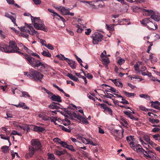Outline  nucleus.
Segmentation results:
<instances>
[{"label":"nucleus","mask_w":160,"mask_h":160,"mask_svg":"<svg viewBox=\"0 0 160 160\" xmlns=\"http://www.w3.org/2000/svg\"><path fill=\"white\" fill-rule=\"evenodd\" d=\"M25 56H26L25 59H27L33 68H38L40 67L41 69L45 68L44 64L41 62L39 60H35L33 58L27 55Z\"/></svg>","instance_id":"obj_1"},{"label":"nucleus","mask_w":160,"mask_h":160,"mask_svg":"<svg viewBox=\"0 0 160 160\" xmlns=\"http://www.w3.org/2000/svg\"><path fill=\"white\" fill-rule=\"evenodd\" d=\"M25 24H26L25 26L22 27L20 28L18 27L21 31L28 32L29 34L32 35H35L37 36H38L39 33L37 31H35L33 27L30 25V24L29 25L26 23Z\"/></svg>","instance_id":"obj_2"},{"label":"nucleus","mask_w":160,"mask_h":160,"mask_svg":"<svg viewBox=\"0 0 160 160\" xmlns=\"http://www.w3.org/2000/svg\"><path fill=\"white\" fill-rule=\"evenodd\" d=\"M8 48L9 53H18L19 54H23V53L19 51V49L17 47V44L14 41H10Z\"/></svg>","instance_id":"obj_3"},{"label":"nucleus","mask_w":160,"mask_h":160,"mask_svg":"<svg viewBox=\"0 0 160 160\" xmlns=\"http://www.w3.org/2000/svg\"><path fill=\"white\" fill-rule=\"evenodd\" d=\"M31 76V78L33 79L36 81H39L41 82V80L43 78V75L33 69H30V74Z\"/></svg>","instance_id":"obj_4"},{"label":"nucleus","mask_w":160,"mask_h":160,"mask_svg":"<svg viewBox=\"0 0 160 160\" xmlns=\"http://www.w3.org/2000/svg\"><path fill=\"white\" fill-rule=\"evenodd\" d=\"M92 43L94 44H97L99 42H101L103 38V35L99 32H96L92 35Z\"/></svg>","instance_id":"obj_5"},{"label":"nucleus","mask_w":160,"mask_h":160,"mask_svg":"<svg viewBox=\"0 0 160 160\" xmlns=\"http://www.w3.org/2000/svg\"><path fill=\"white\" fill-rule=\"evenodd\" d=\"M31 145L32 147L37 151L41 150L42 145L40 141L38 139H33L31 141Z\"/></svg>","instance_id":"obj_6"},{"label":"nucleus","mask_w":160,"mask_h":160,"mask_svg":"<svg viewBox=\"0 0 160 160\" xmlns=\"http://www.w3.org/2000/svg\"><path fill=\"white\" fill-rule=\"evenodd\" d=\"M139 67L141 68V71L142 72L145 71L146 69V67L142 64V62L139 61L134 65V68L136 71L140 72Z\"/></svg>","instance_id":"obj_7"},{"label":"nucleus","mask_w":160,"mask_h":160,"mask_svg":"<svg viewBox=\"0 0 160 160\" xmlns=\"http://www.w3.org/2000/svg\"><path fill=\"white\" fill-rule=\"evenodd\" d=\"M28 151V152H27L25 156V157L26 159H29L32 158L37 150L29 146Z\"/></svg>","instance_id":"obj_8"},{"label":"nucleus","mask_w":160,"mask_h":160,"mask_svg":"<svg viewBox=\"0 0 160 160\" xmlns=\"http://www.w3.org/2000/svg\"><path fill=\"white\" fill-rule=\"evenodd\" d=\"M61 55L62 58H60L61 59L66 60L72 69H74L76 68V65L75 61L71 60L67 58H65L63 55Z\"/></svg>","instance_id":"obj_9"},{"label":"nucleus","mask_w":160,"mask_h":160,"mask_svg":"<svg viewBox=\"0 0 160 160\" xmlns=\"http://www.w3.org/2000/svg\"><path fill=\"white\" fill-rule=\"evenodd\" d=\"M33 26L36 29L43 30L46 32L48 31L47 28L43 24H40L39 23L37 24H34Z\"/></svg>","instance_id":"obj_10"},{"label":"nucleus","mask_w":160,"mask_h":160,"mask_svg":"<svg viewBox=\"0 0 160 160\" xmlns=\"http://www.w3.org/2000/svg\"><path fill=\"white\" fill-rule=\"evenodd\" d=\"M50 98L54 101L57 102H62V100L61 97L58 95L53 94L50 97Z\"/></svg>","instance_id":"obj_11"},{"label":"nucleus","mask_w":160,"mask_h":160,"mask_svg":"<svg viewBox=\"0 0 160 160\" xmlns=\"http://www.w3.org/2000/svg\"><path fill=\"white\" fill-rule=\"evenodd\" d=\"M147 27L151 30H155L158 28V25L157 24H155L153 23L151 21L148 23Z\"/></svg>","instance_id":"obj_12"},{"label":"nucleus","mask_w":160,"mask_h":160,"mask_svg":"<svg viewBox=\"0 0 160 160\" xmlns=\"http://www.w3.org/2000/svg\"><path fill=\"white\" fill-rule=\"evenodd\" d=\"M8 48V45L2 43L0 44V51L5 52L9 53Z\"/></svg>","instance_id":"obj_13"},{"label":"nucleus","mask_w":160,"mask_h":160,"mask_svg":"<svg viewBox=\"0 0 160 160\" xmlns=\"http://www.w3.org/2000/svg\"><path fill=\"white\" fill-rule=\"evenodd\" d=\"M131 112H129L128 111H124V113L125 115L128 116L129 118H130L131 119L134 120L135 121H137L138 120V118H136L134 117L131 114Z\"/></svg>","instance_id":"obj_14"},{"label":"nucleus","mask_w":160,"mask_h":160,"mask_svg":"<svg viewBox=\"0 0 160 160\" xmlns=\"http://www.w3.org/2000/svg\"><path fill=\"white\" fill-rule=\"evenodd\" d=\"M130 145L131 147L133 149L134 151H136L137 152H142L143 150L142 148H139V147H137L135 146V144L133 142H132L130 143Z\"/></svg>","instance_id":"obj_15"},{"label":"nucleus","mask_w":160,"mask_h":160,"mask_svg":"<svg viewBox=\"0 0 160 160\" xmlns=\"http://www.w3.org/2000/svg\"><path fill=\"white\" fill-rule=\"evenodd\" d=\"M5 16L10 19L15 25H17L16 23L15 18H14L13 16H11L9 13L7 12L5 13Z\"/></svg>","instance_id":"obj_16"},{"label":"nucleus","mask_w":160,"mask_h":160,"mask_svg":"<svg viewBox=\"0 0 160 160\" xmlns=\"http://www.w3.org/2000/svg\"><path fill=\"white\" fill-rule=\"evenodd\" d=\"M54 153L55 154L57 155V156H60L62 155H64L65 154H67L68 153L65 150H63L62 151L56 150H55L54 151Z\"/></svg>","instance_id":"obj_17"},{"label":"nucleus","mask_w":160,"mask_h":160,"mask_svg":"<svg viewBox=\"0 0 160 160\" xmlns=\"http://www.w3.org/2000/svg\"><path fill=\"white\" fill-rule=\"evenodd\" d=\"M149 144L157 151H158L160 153V147L152 141L150 142Z\"/></svg>","instance_id":"obj_18"},{"label":"nucleus","mask_w":160,"mask_h":160,"mask_svg":"<svg viewBox=\"0 0 160 160\" xmlns=\"http://www.w3.org/2000/svg\"><path fill=\"white\" fill-rule=\"evenodd\" d=\"M151 18L156 21H159L160 20V15L158 13H154L152 14Z\"/></svg>","instance_id":"obj_19"},{"label":"nucleus","mask_w":160,"mask_h":160,"mask_svg":"<svg viewBox=\"0 0 160 160\" xmlns=\"http://www.w3.org/2000/svg\"><path fill=\"white\" fill-rule=\"evenodd\" d=\"M31 20L32 23H33V25L34 24H38L41 22L40 20L39 17H36L31 16Z\"/></svg>","instance_id":"obj_20"},{"label":"nucleus","mask_w":160,"mask_h":160,"mask_svg":"<svg viewBox=\"0 0 160 160\" xmlns=\"http://www.w3.org/2000/svg\"><path fill=\"white\" fill-rule=\"evenodd\" d=\"M99 105L104 110L108 111L109 113L112 114V111L107 106L104 104H99Z\"/></svg>","instance_id":"obj_21"},{"label":"nucleus","mask_w":160,"mask_h":160,"mask_svg":"<svg viewBox=\"0 0 160 160\" xmlns=\"http://www.w3.org/2000/svg\"><path fill=\"white\" fill-rule=\"evenodd\" d=\"M60 128L63 131L68 132H70L71 131V128L69 126L67 127H64L62 125H60L59 126Z\"/></svg>","instance_id":"obj_22"},{"label":"nucleus","mask_w":160,"mask_h":160,"mask_svg":"<svg viewBox=\"0 0 160 160\" xmlns=\"http://www.w3.org/2000/svg\"><path fill=\"white\" fill-rule=\"evenodd\" d=\"M17 127H19L21 129L24 130H26L27 132L30 129L29 125L27 124H23L22 125H18Z\"/></svg>","instance_id":"obj_23"},{"label":"nucleus","mask_w":160,"mask_h":160,"mask_svg":"<svg viewBox=\"0 0 160 160\" xmlns=\"http://www.w3.org/2000/svg\"><path fill=\"white\" fill-rule=\"evenodd\" d=\"M53 85L54 87L57 88V89L58 91H60V92H62V93H63L64 94V95L66 97H70V96L69 95L66 93L62 89L60 88L58 86L56 85L55 84H53Z\"/></svg>","instance_id":"obj_24"},{"label":"nucleus","mask_w":160,"mask_h":160,"mask_svg":"<svg viewBox=\"0 0 160 160\" xmlns=\"http://www.w3.org/2000/svg\"><path fill=\"white\" fill-rule=\"evenodd\" d=\"M70 9H67L64 7L61 6V9H60V11L64 15H66L67 14V12L70 10Z\"/></svg>","instance_id":"obj_25"},{"label":"nucleus","mask_w":160,"mask_h":160,"mask_svg":"<svg viewBox=\"0 0 160 160\" xmlns=\"http://www.w3.org/2000/svg\"><path fill=\"white\" fill-rule=\"evenodd\" d=\"M67 76L72 80L75 82L79 81V79L78 78L75 76H73L72 74L70 73H68L67 74Z\"/></svg>","instance_id":"obj_26"},{"label":"nucleus","mask_w":160,"mask_h":160,"mask_svg":"<svg viewBox=\"0 0 160 160\" xmlns=\"http://www.w3.org/2000/svg\"><path fill=\"white\" fill-rule=\"evenodd\" d=\"M42 55L44 56L48 57L50 58L51 57V53L48 52V50H46L45 51H43L42 52Z\"/></svg>","instance_id":"obj_27"},{"label":"nucleus","mask_w":160,"mask_h":160,"mask_svg":"<svg viewBox=\"0 0 160 160\" xmlns=\"http://www.w3.org/2000/svg\"><path fill=\"white\" fill-rule=\"evenodd\" d=\"M150 21L148 18H146L143 19L142 21H141V23L143 25L147 26L149 22Z\"/></svg>","instance_id":"obj_28"},{"label":"nucleus","mask_w":160,"mask_h":160,"mask_svg":"<svg viewBox=\"0 0 160 160\" xmlns=\"http://www.w3.org/2000/svg\"><path fill=\"white\" fill-rule=\"evenodd\" d=\"M115 24H111L110 25L106 24V28L110 31H113L114 30V27Z\"/></svg>","instance_id":"obj_29"},{"label":"nucleus","mask_w":160,"mask_h":160,"mask_svg":"<svg viewBox=\"0 0 160 160\" xmlns=\"http://www.w3.org/2000/svg\"><path fill=\"white\" fill-rule=\"evenodd\" d=\"M142 152H143L145 157L147 159L149 160L151 158V156L150 155V154L149 153V152H148V151H145L143 149V150Z\"/></svg>","instance_id":"obj_30"},{"label":"nucleus","mask_w":160,"mask_h":160,"mask_svg":"<svg viewBox=\"0 0 160 160\" xmlns=\"http://www.w3.org/2000/svg\"><path fill=\"white\" fill-rule=\"evenodd\" d=\"M143 11L145 12V14L146 16H151L153 14L154 12L151 10L144 9Z\"/></svg>","instance_id":"obj_31"},{"label":"nucleus","mask_w":160,"mask_h":160,"mask_svg":"<svg viewBox=\"0 0 160 160\" xmlns=\"http://www.w3.org/2000/svg\"><path fill=\"white\" fill-rule=\"evenodd\" d=\"M85 140L86 141V144H90L94 146L97 145L96 144L93 143L91 140L89 138H85Z\"/></svg>","instance_id":"obj_32"},{"label":"nucleus","mask_w":160,"mask_h":160,"mask_svg":"<svg viewBox=\"0 0 160 160\" xmlns=\"http://www.w3.org/2000/svg\"><path fill=\"white\" fill-rule=\"evenodd\" d=\"M39 117L42 120L46 121H49V117L45 115L40 114L39 115Z\"/></svg>","instance_id":"obj_33"},{"label":"nucleus","mask_w":160,"mask_h":160,"mask_svg":"<svg viewBox=\"0 0 160 160\" xmlns=\"http://www.w3.org/2000/svg\"><path fill=\"white\" fill-rule=\"evenodd\" d=\"M122 92L127 97H128L134 96L135 95V94L134 93L128 92L124 91H123Z\"/></svg>","instance_id":"obj_34"},{"label":"nucleus","mask_w":160,"mask_h":160,"mask_svg":"<svg viewBox=\"0 0 160 160\" xmlns=\"http://www.w3.org/2000/svg\"><path fill=\"white\" fill-rule=\"evenodd\" d=\"M122 134L120 133L119 134L116 135L115 138V139L117 141H118L119 139H121L123 137V133L124 132L123 129H122Z\"/></svg>","instance_id":"obj_35"},{"label":"nucleus","mask_w":160,"mask_h":160,"mask_svg":"<svg viewBox=\"0 0 160 160\" xmlns=\"http://www.w3.org/2000/svg\"><path fill=\"white\" fill-rule=\"evenodd\" d=\"M150 102L152 103L151 105V107L154 108V107H157L158 105H160V103L158 101H155L154 102L151 101Z\"/></svg>","instance_id":"obj_36"},{"label":"nucleus","mask_w":160,"mask_h":160,"mask_svg":"<svg viewBox=\"0 0 160 160\" xmlns=\"http://www.w3.org/2000/svg\"><path fill=\"white\" fill-rule=\"evenodd\" d=\"M112 82L116 86H118V87L122 88L123 86L122 83L121 82L117 81L116 79L113 80Z\"/></svg>","instance_id":"obj_37"},{"label":"nucleus","mask_w":160,"mask_h":160,"mask_svg":"<svg viewBox=\"0 0 160 160\" xmlns=\"http://www.w3.org/2000/svg\"><path fill=\"white\" fill-rule=\"evenodd\" d=\"M22 96H21V97H28L30 98V99L32 100V98L30 97V95L28 94V93L26 92H22Z\"/></svg>","instance_id":"obj_38"},{"label":"nucleus","mask_w":160,"mask_h":160,"mask_svg":"<svg viewBox=\"0 0 160 160\" xmlns=\"http://www.w3.org/2000/svg\"><path fill=\"white\" fill-rule=\"evenodd\" d=\"M0 136H1V138L2 139L8 140V142L9 143V145H11V143L10 142V137H5L2 134H0Z\"/></svg>","instance_id":"obj_39"},{"label":"nucleus","mask_w":160,"mask_h":160,"mask_svg":"<svg viewBox=\"0 0 160 160\" xmlns=\"http://www.w3.org/2000/svg\"><path fill=\"white\" fill-rule=\"evenodd\" d=\"M149 120L152 124H157L159 122V120L158 119H155L151 118H149Z\"/></svg>","instance_id":"obj_40"},{"label":"nucleus","mask_w":160,"mask_h":160,"mask_svg":"<svg viewBox=\"0 0 160 160\" xmlns=\"http://www.w3.org/2000/svg\"><path fill=\"white\" fill-rule=\"evenodd\" d=\"M42 89L48 95L49 97L50 98L53 94L51 92L48 90H47L45 88L43 87L42 88Z\"/></svg>","instance_id":"obj_41"},{"label":"nucleus","mask_w":160,"mask_h":160,"mask_svg":"<svg viewBox=\"0 0 160 160\" xmlns=\"http://www.w3.org/2000/svg\"><path fill=\"white\" fill-rule=\"evenodd\" d=\"M1 149L3 152L6 153L8 151V147L7 146H4L2 147Z\"/></svg>","instance_id":"obj_42"},{"label":"nucleus","mask_w":160,"mask_h":160,"mask_svg":"<svg viewBox=\"0 0 160 160\" xmlns=\"http://www.w3.org/2000/svg\"><path fill=\"white\" fill-rule=\"evenodd\" d=\"M19 107L24 109H29V108L25 105V103L23 102L19 103Z\"/></svg>","instance_id":"obj_43"},{"label":"nucleus","mask_w":160,"mask_h":160,"mask_svg":"<svg viewBox=\"0 0 160 160\" xmlns=\"http://www.w3.org/2000/svg\"><path fill=\"white\" fill-rule=\"evenodd\" d=\"M76 27L78 28V29L77 30V32L79 33L82 32V30H83V29L82 27L78 25H76Z\"/></svg>","instance_id":"obj_44"},{"label":"nucleus","mask_w":160,"mask_h":160,"mask_svg":"<svg viewBox=\"0 0 160 160\" xmlns=\"http://www.w3.org/2000/svg\"><path fill=\"white\" fill-rule=\"evenodd\" d=\"M102 61L103 62V63L105 64H107L110 62L109 59L107 57L105 58H103L102 59Z\"/></svg>","instance_id":"obj_45"},{"label":"nucleus","mask_w":160,"mask_h":160,"mask_svg":"<svg viewBox=\"0 0 160 160\" xmlns=\"http://www.w3.org/2000/svg\"><path fill=\"white\" fill-rule=\"evenodd\" d=\"M143 138L144 140L149 144L150 143V142L152 141H151L150 140V137L148 136H144Z\"/></svg>","instance_id":"obj_46"},{"label":"nucleus","mask_w":160,"mask_h":160,"mask_svg":"<svg viewBox=\"0 0 160 160\" xmlns=\"http://www.w3.org/2000/svg\"><path fill=\"white\" fill-rule=\"evenodd\" d=\"M73 116L76 118L80 120V121L82 117L81 116V115L79 114H77L76 113H73Z\"/></svg>","instance_id":"obj_47"},{"label":"nucleus","mask_w":160,"mask_h":160,"mask_svg":"<svg viewBox=\"0 0 160 160\" xmlns=\"http://www.w3.org/2000/svg\"><path fill=\"white\" fill-rule=\"evenodd\" d=\"M84 117H82L81 118L80 121L83 122L85 124H88V122L87 120V119L86 118V117H84V116H83Z\"/></svg>","instance_id":"obj_48"},{"label":"nucleus","mask_w":160,"mask_h":160,"mask_svg":"<svg viewBox=\"0 0 160 160\" xmlns=\"http://www.w3.org/2000/svg\"><path fill=\"white\" fill-rule=\"evenodd\" d=\"M48 11L51 12V13H53L52 15L54 17H55V16H58V14L57 13L54 12L53 10L48 8Z\"/></svg>","instance_id":"obj_49"},{"label":"nucleus","mask_w":160,"mask_h":160,"mask_svg":"<svg viewBox=\"0 0 160 160\" xmlns=\"http://www.w3.org/2000/svg\"><path fill=\"white\" fill-rule=\"evenodd\" d=\"M152 137L155 140H160V135L159 134L154 135L152 136Z\"/></svg>","instance_id":"obj_50"},{"label":"nucleus","mask_w":160,"mask_h":160,"mask_svg":"<svg viewBox=\"0 0 160 160\" xmlns=\"http://www.w3.org/2000/svg\"><path fill=\"white\" fill-rule=\"evenodd\" d=\"M139 107L140 109L142 111H145V112H147V111H149V109L145 107H144L142 105L140 106Z\"/></svg>","instance_id":"obj_51"},{"label":"nucleus","mask_w":160,"mask_h":160,"mask_svg":"<svg viewBox=\"0 0 160 160\" xmlns=\"http://www.w3.org/2000/svg\"><path fill=\"white\" fill-rule=\"evenodd\" d=\"M66 148H68L69 150L72 152H75V150L73 146L72 145H68Z\"/></svg>","instance_id":"obj_52"},{"label":"nucleus","mask_w":160,"mask_h":160,"mask_svg":"<svg viewBox=\"0 0 160 160\" xmlns=\"http://www.w3.org/2000/svg\"><path fill=\"white\" fill-rule=\"evenodd\" d=\"M133 138L132 136H128L126 138V139L128 142H130V143L133 142Z\"/></svg>","instance_id":"obj_53"},{"label":"nucleus","mask_w":160,"mask_h":160,"mask_svg":"<svg viewBox=\"0 0 160 160\" xmlns=\"http://www.w3.org/2000/svg\"><path fill=\"white\" fill-rule=\"evenodd\" d=\"M45 46L48 49H50L51 50H53L54 48L53 46L50 44H48V45H45Z\"/></svg>","instance_id":"obj_54"},{"label":"nucleus","mask_w":160,"mask_h":160,"mask_svg":"<svg viewBox=\"0 0 160 160\" xmlns=\"http://www.w3.org/2000/svg\"><path fill=\"white\" fill-rule=\"evenodd\" d=\"M131 76H130V77L132 79V78L133 79H139L140 80H142V79H141V78H140V77L138 75H133L132 76V77H131Z\"/></svg>","instance_id":"obj_55"},{"label":"nucleus","mask_w":160,"mask_h":160,"mask_svg":"<svg viewBox=\"0 0 160 160\" xmlns=\"http://www.w3.org/2000/svg\"><path fill=\"white\" fill-rule=\"evenodd\" d=\"M125 62V60L124 59L120 58L118 60V62L119 65H121L124 63Z\"/></svg>","instance_id":"obj_56"},{"label":"nucleus","mask_w":160,"mask_h":160,"mask_svg":"<svg viewBox=\"0 0 160 160\" xmlns=\"http://www.w3.org/2000/svg\"><path fill=\"white\" fill-rule=\"evenodd\" d=\"M139 140L141 142L142 144L145 148H147V146H149L148 145H147V144L145 142H144L142 139L141 138L139 139Z\"/></svg>","instance_id":"obj_57"},{"label":"nucleus","mask_w":160,"mask_h":160,"mask_svg":"<svg viewBox=\"0 0 160 160\" xmlns=\"http://www.w3.org/2000/svg\"><path fill=\"white\" fill-rule=\"evenodd\" d=\"M139 96L140 97L142 98H148L149 99L150 98V97L148 95H146L144 94H141L139 95Z\"/></svg>","instance_id":"obj_58"},{"label":"nucleus","mask_w":160,"mask_h":160,"mask_svg":"<svg viewBox=\"0 0 160 160\" xmlns=\"http://www.w3.org/2000/svg\"><path fill=\"white\" fill-rule=\"evenodd\" d=\"M71 139L72 142H73L75 143L76 145L77 144H78V143H81L80 142L78 141L75 138H71Z\"/></svg>","instance_id":"obj_59"},{"label":"nucleus","mask_w":160,"mask_h":160,"mask_svg":"<svg viewBox=\"0 0 160 160\" xmlns=\"http://www.w3.org/2000/svg\"><path fill=\"white\" fill-rule=\"evenodd\" d=\"M53 141L56 143H58L59 144H60L62 141L61 140L58 138H55L53 139Z\"/></svg>","instance_id":"obj_60"},{"label":"nucleus","mask_w":160,"mask_h":160,"mask_svg":"<svg viewBox=\"0 0 160 160\" xmlns=\"http://www.w3.org/2000/svg\"><path fill=\"white\" fill-rule=\"evenodd\" d=\"M60 144L63 147L67 148L68 144L66 142H64L62 141Z\"/></svg>","instance_id":"obj_61"},{"label":"nucleus","mask_w":160,"mask_h":160,"mask_svg":"<svg viewBox=\"0 0 160 160\" xmlns=\"http://www.w3.org/2000/svg\"><path fill=\"white\" fill-rule=\"evenodd\" d=\"M120 102L122 103L123 104H129V102H128L126 100L123 99L122 98V101H120Z\"/></svg>","instance_id":"obj_62"},{"label":"nucleus","mask_w":160,"mask_h":160,"mask_svg":"<svg viewBox=\"0 0 160 160\" xmlns=\"http://www.w3.org/2000/svg\"><path fill=\"white\" fill-rule=\"evenodd\" d=\"M34 3L36 5H39L41 4V0H32Z\"/></svg>","instance_id":"obj_63"},{"label":"nucleus","mask_w":160,"mask_h":160,"mask_svg":"<svg viewBox=\"0 0 160 160\" xmlns=\"http://www.w3.org/2000/svg\"><path fill=\"white\" fill-rule=\"evenodd\" d=\"M48 158L52 160H54L55 159L54 156L53 154H50L48 155Z\"/></svg>","instance_id":"obj_64"}]
</instances>
